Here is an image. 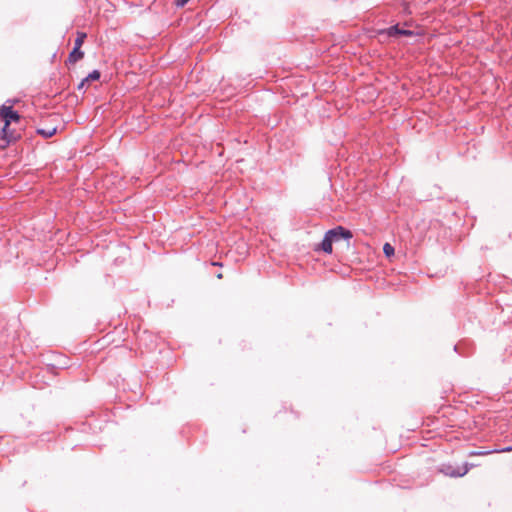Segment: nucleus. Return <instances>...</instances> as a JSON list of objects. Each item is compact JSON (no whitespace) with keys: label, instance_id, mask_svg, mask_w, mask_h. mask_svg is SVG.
<instances>
[{"label":"nucleus","instance_id":"nucleus-5","mask_svg":"<svg viewBox=\"0 0 512 512\" xmlns=\"http://www.w3.org/2000/svg\"><path fill=\"white\" fill-rule=\"evenodd\" d=\"M327 233L329 234V237H331L333 243L338 242L341 239L350 240L353 237L352 232L343 226H336L335 228L328 230Z\"/></svg>","mask_w":512,"mask_h":512},{"label":"nucleus","instance_id":"nucleus-17","mask_svg":"<svg viewBox=\"0 0 512 512\" xmlns=\"http://www.w3.org/2000/svg\"><path fill=\"white\" fill-rule=\"evenodd\" d=\"M212 265H215V266H222V263L220 262H213Z\"/></svg>","mask_w":512,"mask_h":512},{"label":"nucleus","instance_id":"nucleus-15","mask_svg":"<svg viewBox=\"0 0 512 512\" xmlns=\"http://www.w3.org/2000/svg\"><path fill=\"white\" fill-rule=\"evenodd\" d=\"M17 102H18L17 99H8L5 104L6 105L9 104V105L13 106V104H15Z\"/></svg>","mask_w":512,"mask_h":512},{"label":"nucleus","instance_id":"nucleus-12","mask_svg":"<svg viewBox=\"0 0 512 512\" xmlns=\"http://www.w3.org/2000/svg\"><path fill=\"white\" fill-rule=\"evenodd\" d=\"M494 453L493 449L492 450H474V451H470L468 456L469 457H473V456H484V455H489V454H492Z\"/></svg>","mask_w":512,"mask_h":512},{"label":"nucleus","instance_id":"nucleus-11","mask_svg":"<svg viewBox=\"0 0 512 512\" xmlns=\"http://www.w3.org/2000/svg\"><path fill=\"white\" fill-rule=\"evenodd\" d=\"M383 253L387 258H390L394 256L395 249L390 243L387 242L383 245Z\"/></svg>","mask_w":512,"mask_h":512},{"label":"nucleus","instance_id":"nucleus-2","mask_svg":"<svg viewBox=\"0 0 512 512\" xmlns=\"http://www.w3.org/2000/svg\"><path fill=\"white\" fill-rule=\"evenodd\" d=\"M377 34L379 36H387L390 38H397L399 36L413 37L419 35V33L412 30L400 28L399 24L392 25L385 29H380L377 31Z\"/></svg>","mask_w":512,"mask_h":512},{"label":"nucleus","instance_id":"nucleus-4","mask_svg":"<svg viewBox=\"0 0 512 512\" xmlns=\"http://www.w3.org/2000/svg\"><path fill=\"white\" fill-rule=\"evenodd\" d=\"M0 119L4 124L11 125L13 122H19L21 119L18 111L14 110L11 105L3 104L0 106Z\"/></svg>","mask_w":512,"mask_h":512},{"label":"nucleus","instance_id":"nucleus-1","mask_svg":"<svg viewBox=\"0 0 512 512\" xmlns=\"http://www.w3.org/2000/svg\"><path fill=\"white\" fill-rule=\"evenodd\" d=\"M477 465L470 462H464L462 465L452 462H443L435 467V471L446 477L460 478L465 476L472 468Z\"/></svg>","mask_w":512,"mask_h":512},{"label":"nucleus","instance_id":"nucleus-18","mask_svg":"<svg viewBox=\"0 0 512 512\" xmlns=\"http://www.w3.org/2000/svg\"><path fill=\"white\" fill-rule=\"evenodd\" d=\"M216 277H217L218 279H222V278H223V274H222V273H218V274L216 275Z\"/></svg>","mask_w":512,"mask_h":512},{"label":"nucleus","instance_id":"nucleus-10","mask_svg":"<svg viewBox=\"0 0 512 512\" xmlns=\"http://www.w3.org/2000/svg\"><path fill=\"white\" fill-rule=\"evenodd\" d=\"M86 38H87V33L86 32L78 31L77 32V37L75 39L74 46L81 47L83 45V43H84Z\"/></svg>","mask_w":512,"mask_h":512},{"label":"nucleus","instance_id":"nucleus-9","mask_svg":"<svg viewBox=\"0 0 512 512\" xmlns=\"http://www.w3.org/2000/svg\"><path fill=\"white\" fill-rule=\"evenodd\" d=\"M57 132V127H52V128H38L36 130V133L38 135H41L43 138L45 139H48V138H51L52 136H54Z\"/></svg>","mask_w":512,"mask_h":512},{"label":"nucleus","instance_id":"nucleus-13","mask_svg":"<svg viewBox=\"0 0 512 512\" xmlns=\"http://www.w3.org/2000/svg\"><path fill=\"white\" fill-rule=\"evenodd\" d=\"M494 453H503L512 451V446H507L501 449H493Z\"/></svg>","mask_w":512,"mask_h":512},{"label":"nucleus","instance_id":"nucleus-8","mask_svg":"<svg viewBox=\"0 0 512 512\" xmlns=\"http://www.w3.org/2000/svg\"><path fill=\"white\" fill-rule=\"evenodd\" d=\"M332 244H333V241H332L331 237H329V234L326 232L323 237V240L320 244V249L323 252H325L326 254H331L333 251Z\"/></svg>","mask_w":512,"mask_h":512},{"label":"nucleus","instance_id":"nucleus-19","mask_svg":"<svg viewBox=\"0 0 512 512\" xmlns=\"http://www.w3.org/2000/svg\"><path fill=\"white\" fill-rule=\"evenodd\" d=\"M461 355H463L464 357H467L469 354L466 353V354H463V353H460Z\"/></svg>","mask_w":512,"mask_h":512},{"label":"nucleus","instance_id":"nucleus-3","mask_svg":"<svg viewBox=\"0 0 512 512\" xmlns=\"http://www.w3.org/2000/svg\"><path fill=\"white\" fill-rule=\"evenodd\" d=\"M20 138V134H18L15 130L10 128V125L4 124L2 129L0 130V149L7 148L10 143L16 142Z\"/></svg>","mask_w":512,"mask_h":512},{"label":"nucleus","instance_id":"nucleus-7","mask_svg":"<svg viewBox=\"0 0 512 512\" xmlns=\"http://www.w3.org/2000/svg\"><path fill=\"white\" fill-rule=\"evenodd\" d=\"M101 77V73L99 70H93L90 72L82 81L78 84L77 89L82 90L86 83H90L93 81L99 80Z\"/></svg>","mask_w":512,"mask_h":512},{"label":"nucleus","instance_id":"nucleus-6","mask_svg":"<svg viewBox=\"0 0 512 512\" xmlns=\"http://www.w3.org/2000/svg\"><path fill=\"white\" fill-rule=\"evenodd\" d=\"M84 57V52L81 50V47L74 46L70 51L68 58L66 60V65L75 64L79 60Z\"/></svg>","mask_w":512,"mask_h":512},{"label":"nucleus","instance_id":"nucleus-14","mask_svg":"<svg viewBox=\"0 0 512 512\" xmlns=\"http://www.w3.org/2000/svg\"><path fill=\"white\" fill-rule=\"evenodd\" d=\"M190 0H175L174 4L177 7H184Z\"/></svg>","mask_w":512,"mask_h":512},{"label":"nucleus","instance_id":"nucleus-16","mask_svg":"<svg viewBox=\"0 0 512 512\" xmlns=\"http://www.w3.org/2000/svg\"><path fill=\"white\" fill-rule=\"evenodd\" d=\"M459 347H460V345H459V344L455 345V346H454V351H456V352L460 353V352H459Z\"/></svg>","mask_w":512,"mask_h":512}]
</instances>
